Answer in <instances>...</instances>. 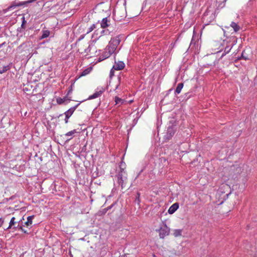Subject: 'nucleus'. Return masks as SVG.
<instances>
[{
	"label": "nucleus",
	"mask_w": 257,
	"mask_h": 257,
	"mask_svg": "<svg viewBox=\"0 0 257 257\" xmlns=\"http://www.w3.org/2000/svg\"><path fill=\"white\" fill-rule=\"evenodd\" d=\"M19 229H21L25 233H27V234L28 233L27 232V231L23 228L22 226H20V227H19Z\"/></svg>",
	"instance_id": "bb28decb"
},
{
	"label": "nucleus",
	"mask_w": 257,
	"mask_h": 257,
	"mask_svg": "<svg viewBox=\"0 0 257 257\" xmlns=\"http://www.w3.org/2000/svg\"><path fill=\"white\" fill-rule=\"evenodd\" d=\"M119 39L118 38L111 39L109 41V45L106 48L107 50L113 54L115 52L117 46L119 45Z\"/></svg>",
	"instance_id": "f257e3e1"
},
{
	"label": "nucleus",
	"mask_w": 257,
	"mask_h": 257,
	"mask_svg": "<svg viewBox=\"0 0 257 257\" xmlns=\"http://www.w3.org/2000/svg\"><path fill=\"white\" fill-rule=\"evenodd\" d=\"M19 226V225H18V226H17V228H18Z\"/></svg>",
	"instance_id": "4c0bfd02"
},
{
	"label": "nucleus",
	"mask_w": 257,
	"mask_h": 257,
	"mask_svg": "<svg viewBox=\"0 0 257 257\" xmlns=\"http://www.w3.org/2000/svg\"><path fill=\"white\" fill-rule=\"evenodd\" d=\"M223 202H224V201H223V200H222V201H221L220 202V203H219L218 204H219V205L222 204V203H223Z\"/></svg>",
	"instance_id": "2f4dec72"
},
{
	"label": "nucleus",
	"mask_w": 257,
	"mask_h": 257,
	"mask_svg": "<svg viewBox=\"0 0 257 257\" xmlns=\"http://www.w3.org/2000/svg\"><path fill=\"white\" fill-rule=\"evenodd\" d=\"M175 134L174 127L173 126L168 127L167 129V135L168 138H171Z\"/></svg>",
	"instance_id": "1a4fd4ad"
},
{
	"label": "nucleus",
	"mask_w": 257,
	"mask_h": 257,
	"mask_svg": "<svg viewBox=\"0 0 257 257\" xmlns=\"http://www.w3.org/2000/svg\"><path fill=\"white\" fill-rule=\"evenodd\" d=\"M113 70H114V69H113V68L111 69V70H110V77H112L114 74H113Z\"/></svg>",
	"instance_id": "c85d7f7f"
},
{
	"label": "nucleus",
	"mask_w": 257,
	"mask_h": 257,
	"mask_svg": "<svg viewBox=\"0 0 257 257\" xmlns=\"http://www.w3.org/2000/svg\"><path fill=\"white\" fill-rule=\"evenodd\" d=\"M29 3H30L28 2V1H25V2H18V3H16L15 5L12 6L11 7H15V8L16 7L22 6L25 5L26 4H29Z\"/></svg>",
	"instance_id": "dca6fc26"
},
{
	"label": "nucleus",
	"mask_w": 257,
	"mask_h": 257,
	"mask_svg": "<svg viewBox=\"0 0 257 257\" xmlns=\"http://www.w3.org/2000/svg\"><path fill=\"white\" fill-rule=\"evenodd\" d=\"M115 100L116 104H122L123 103V102H124V100L121 99L120 98H119L117 96H116L115 97V100Z\"/></svg>",
	"instance_id": "6ab92c4d"
},
{
	"label": "nucleus",
	"mask_w": 257,
	"mask_h": 257,
	"mask_svg": "<svg viewBox=\"0 0 257 257\" xmlns=\"http://www.w3.org/2000/svg\"><path fill=\"white\" fill-rule=\"evenodd\" d=\"M119 84H117L116 86V87H115V89H118V87H119Z\"/></svg>",
	"instance_id": "473e14b6"
},
{
	"label": "nucleus",
	"mask_w": 257,
	"mask_h": 257,
	"mask_svg": "<svg viewBox=\"0 0 257 257\" xmlns=\"http://www.w3.org/2000/svg\"><path fill=\"white\" fill-rule=\"evenodd\" d=\"M91 70V68H88L82 71L81 73L80 76H86V75L88 74Z\"/></svg>",
	"instance_id": "a211bd4d"
},
{
	"label": "nucleus",
	"mask_w": 257,
	"mask_h": 257,
	"mask_svg": "<svg viewBox=\"0 0 257 257\" xmlns=\"http://www.w3.org/2000/svg\"><path fill=\"white\" fill-rule=\"evenodd\" d=\"M183 87V83H179L176 88L175 93L179 94L181 92V90L182 89Z\"/></svg>",
	"instance_id": "ddd939ff"
},
{
	"label": "nucleus",
	"mask_w": 257,
	"mask_h": 257,
	"mask_svg": "<svg viewBox=\"0 0 257 257\" xmlns=\"http://www.w3.org/2000/svg\"><path fill=\"white\" fill-rule=\"evenodd\" d=\"M4 223V220L2 219V218H0V227L2 226V225H3Z\"/></svg>",
	"instance_id": "c756f323"
},
{
	"label": "nucleus",
	"mask_w": 257,
	"mask_h": 257,
	"mask_svg": "<svg viewBox=\"0 0 257 257\" xmlns=\"http://www.w3.org/2000/svg\"><path fill=\"white\" fill-rule=\"evenodd\" d=\"M19 226V225H18V226H17V228H18Z\"/></svg>",
	"instance_id": "e433bc0d"
},
{
	"label": "nucleus",
	"mask_w": 257,
	"mask_h": 257,
	"mask_svg": "<svg viewBox=\"0 0 257 257\" xmlns=\"http://www.w3.org/2000/svg\"><path fill=\"white\" fill-rule=\"evenodd\" d=\"M72 139V138H70V139H68L67 141H69V140H70V139Z\"/></svg>",
	"instance_id": "c9c22d12"
},
{
	"label": "nucleus",
	"mask_w": 257,
	"mask_h": 257,
	"mask_svg": "<svg viewBox=\"0 0 257 257\" xmlns=\"http://www.w3.org/2000/svg\"><path fill=\"white\" fill-rule=\"evenodd\" d=\"M124 67V63L122 61H118L115 62V64L113 66V69L115 70H122Z\"/></svg>",
	"instance_id": "39448f33"
},
{
	"label": "nucleus",
	"mask_w": 257,
	"mask_h": 257,
	"mask_svg": "<svg viewBox=\"0 0 257 257\" xmlns=\"http://www.w3.org/2000/svg\"><path fill=\"white\" fill-rule=\"evenodd\" d=\"M108 21L107 18H103L100 23V26L102 28H105L108 26Z\"/></svg>",
	"instance_id": "9b49d317"
},
{
	"label": "nucleus",
	"mask_w": 257,
	"mask_h": 257,
	"mask_svg": "<svg viewBox=\"0 0 257 257\" xmlns=\"http://www.w3.org/2000/svg\"><path fill=\"white\" fill-rule=\"evenodd\" d=\"M120 171H124L125 168V164L123 162H121L119 165Z\"/></svg>",
	"instance_id": "5701e85b"
},
{
	"label": "nucleus",
	"mask_w": 257,
	"mask_h": 257,
	"mask_svg": "<svg viewBox=\"0 0 257 257\" xmlns=\"http://www.w3.org/2000/svg\"><path fill=\"white\" fill-rule=\"evenodd\" d=\"M68 118H67V117H65V122L66 123H67L68 122Z\"/></svg>",
	"instance_id": "7c9ffc66"
},
{
	"label": "nucleus",
	"mask_w": 257,
	"mask_h": 257,
	"mask_svg": "<svg viewBox=\"0 0 257 257\" xmlns=\"http://www.w3.org/2000/svg\"><path fill=\"white\" fill-rule=\"evenodd\" d=\"M230 194H231V191L229 192V194H227V195H227V196L228 197V195H230Z\"/></svg>",
	"instance_id": "f704fd0d"
},
{
	"label": "nucleus",
	"mask_w": 257,
	"mask_h": 257,
	"mask_svg": "<svg viewBox=\"0 0 257 257\" xmlns=\"http://www.w3.org/2000/svg\"><path fill=\"white\" fill-rule=\"evenodd\" d=\"M159 235L160 238H163L165 236L169 235L170 232V228L166 224H163L159 230Z\"/></svg>",
	"instance_id": "7ed1b4c3"
},
{
	"label": "nucleus",
	"mask_w": 257,
	"mask_h": 257,
	"mask_svg": "<svg viewBox=\"0 0 257 257\" xmlns=\"http://www.w3.org/2000/svg\"><path fill=\"white\" fill-rule=\"evenodd\" d=\"M11 67V64L6 65H0V74H3L10 70Z\"/></svg>",
	"instance_id": "6e6552de"
},
{
	"label": "nucleus",
	"mask_w": 257,
	"mask_h": 257,
	"mask_svg": "<svg viewBox=\"0 0 257 257\" xmlns=\"http://www.w3.org/2000/svg\"><path fill=\"white\" fill-rule=\"evenodd\" d=\"M117 182L121 185L122 188L126 184L127 181V173L125 171H120L117 175Z\"/></svg>",
	"instance_id": "f03ea898"
},
{
	"label": "nucleus",
	"mask_w": 257,
	"mask_h": 257,
	"mask_svg": "<svg viewBox=\"0 0 257 257\" xmlns=\"http://www.w3.org/2000/svg\"><path fill=\"white\" fill-rule=\"evenodd\" d=\"M42 35L40 38V40L43 39L44 38H46L49 37L50 35V31L48 30H43L42 31Z\"/></svg>",
	"instance_id": "f8f14e48"
},
{
	"label": "nucleus",
	"mask_w": 257,
	"mask_h": 257,
	"mask_svg": "<svg viewBox=\"0 0 257 257\" xmlns=\"http://www.w3.org/2000/svg\"><path fill=\"white\" fill-rule=\"evenodd\" d=\"M34 218V216H29L27 217V221L25 222V224L27 226H29L32 224V220Z\"/></svg>",
	"instance_id": "4468645a"
},
{
	"label": "nucleus",
	"mask_w": 257,
	"mask_h": 257,
	"mask_svg": "<svg viewBox=\"0 0 257 257\" xmlns=\"http://www.w3.org/2000/svg\"><path fill=\"white\" fill-rule=\"evenodd\" d=\"M64 101V100H63V99H61V98H60L59 99H57V102L59 104H61V103H63Z\"/></svg>",
	"instance_id": "a878e982"
},
{
	"label": "nucleus",
	"mask_w": 257,
	"mask_h": 257,
	"mask_svg": "<svg viewBox=\"0 0 257 257\" xmlns=\"http://www.w3.org/2000/svg\"><path fill=\"white\" fill-rule=\"evenodd\" d=\"M105 88L103 87H98L95 90V92L92 95H90L88 99H93L100 96L104 92Z\"/></svg>",
	"instance_id": "20e7f679"
},
{
	"label": "nucleus",
	"mask_w": 257,
	"mask_h": 257,
	"mask_svg": "<svg viewBox=\"0 0 257 257\" xmlns=\"http://www.w3.org/2000/svg\"><path fill=\"white\" fill-rule=\"evenodd\" d=\"M75 133H76V130H73V131H70L65 134L66 136H71Z\"/></svg>",
	"instance_id": "b1692460"
},
{
	"label": "nucleus",
	"mask_w": 257,
	"mask_h": 257,
	"mask_svg": "<svg viewBox=\"0 0 257 257\" xmlns=\"http://www.w3.org/2000/svg\"><path fill=\"white\" fill-rule=\"evenodd\" d=\"M230 26L233 29L234 32H237L240 29L239 26L234 22H232L230 24Z\"/></svg>",
	"instance_id": "2eb2a0df"
},
{
	"label": "nucleus",
	"mask_w": 257,
	"mask_h": 257,
	"mask_svg": "<svg viewBox=\"0 0 257 257\" xmlns=\"http://www.w3.org/2000/svg\"><path fill=\"white\" fill-rule=\"evenodd\" d=\"M26 23H27V22L25 20V17H23L22 18V25H21L22 28H24V26L26 24Z\"/></svg>",
	"instance_id": "393cba45"
},
{
	"label": "nucleus",
	"mask_w": 257,
	"mask_h": 257,
	"mask_svg": "<svg viewBox=\"0 0 257 257\" xmlns=\"http://www.w3.org/2000/svg\"><path fill=\"white\" fill-rule=\"evenodd\" d=\"M76 107V106L73 107H71L70 109H69L67 111H66L65 112V115L66 117H67V118H69L71 116V115L73 114V113L74 112V111Z\"/></svg>",
	"instance_id": "9d476101"
},
{
	"label": "nucleus",
	"mask_w": 257,
	"mask_h": 257,
	"mask_svg": "<svg viewBox=\"0 0 257 257\" xmlns=\"http://www.w3.org/2000/svg\"><path fill=\"white\" fill-rule=\"evenodd\" d=\"M233 45H234V44L232 43H231L229 46H226V47H225L226 50L227 49V47H230V48L229 50L228 51H227V52H229V51L231 49V48H232V46H233Z\"/></svg>",
	"instance_id": "cd10ccee"
},
{
	"label": "nucleus",
	"mask_w": 257,
	"mask_h": 257,
	"mask_svg": "<svg viewBox=\"0 0 257 257\" xmlns=\"http://www.w3.org/2000/svg\"><path fill=\"white\" fill-rule=\"evenodd\" d=\"M19 226V225H18V226H17V228H18Z\"/></svg>",
	"instance_id": "58836bf2"
},
{
	"label": "nucleus",
	"mask_w": 257,
	"mask_h": 257,
	"mask_svg": "<svg viewBox=\"0 0 257 257\" xmlns=\"http://www.w3.org/2000/svg\"><path fill=\"white\" fill-rule=\"evenodd\" d=\"M181 229H175L173 231V235L175 237L181 236L182 234Z\"/></svg>",
	"instance_id": "f3484780"
},
{
	"label": "nucleus",
	"mask_w": 257,
	"mask_h": 257,
	"mask_svg": "<svg viewBox=\"0 0 257 257\" xmlns=\"http://www.w3.org/2000/svg\"><path fill=\"white\" fill-rule=\"evenodd\" d=\"M225 51L222 54L221 57H223L224 55Z\"/></svg>",
	"instance_id": "72a5a7b5"
},
{
	"label": "nucleus",
	"mask_w": 257,
	"mask_h": 257,
	"mask_svg": "<svg viewBox=\"0 0 257 257\" xmlns=\"http://www.w3.org/2000/svg\"><path fill=\"white\" fill-rule=\"evenodd\" d=\"M91 48L92 47L90 45H89L88 47L84 50L83 53L85 54V55H88L89 53ZM81 53H83V52Z\"/></svg>",
	"instance_id": "4be33fe9"
},
{
	"label": "nucleus",
	"mask_w": 257,
	"mask_h": 257,
	"mask_svg": "<svg viewBox=\"0 0 257 257\" xmlns=\"http://www.w3.org/2000/svg\"><path fill=\"white\" fill-rule=\"evenodd\" d=\"M111 54L112 53L109 51H108L106 48L105 52L99 57V61H101L108 58Z\"/></svg>",
	"instance_id": "423d86ee"
},
{
	"label": "nucleus",
	"mask_w": 257,
	"mask_h": 257,
	"mask_svg": "<svg viewBox=\"0 0 257 257\" xmlns=\"http://www.w3.org/2000/svg\"><path fill=\"white\" fill-rule=\"evenodd\" d=\"M96 28V25L95 24H92L91 26H90L87 29L86 33L88 34L89 33L92 32L94 29Z\"/></svg>",
	"instance_id": "412c9836"
},
{
	"label": "nucleus",
	"mask_w": 257,
	"mask_h": 257,
	"mask_svg": "<svg viewBox=\"0 0 257 257\" xmlns=\"http://www.w3.org/2000/svg\"><path fill=\"white\" fill-rule=\"evenodd\" d=\"M179 208V204L177 203H174L168 209V213L170 214H173Z\"/></svg>",
	"instance_id": "0eeeda50"
},
{
	"label": "nucleus",
	"mask_w": 257,
	"mask_h": 257,
	"mask_svg": "<svg viewBox=\"0 0 257 257\" xmlns=\"http://www.w3.org/2000/svg\"><path fill=\"white\" fill-rule=\"evenodd\" d=\"M15 220V218L14 217H13L11 218L10 222L9 223V226L7 228V229L11 228L12 227V226L15 224L16 222Z\"/></svg>",
	"instance_id": "aec40b11"
}]
</instances>
